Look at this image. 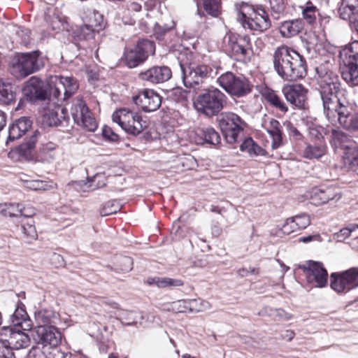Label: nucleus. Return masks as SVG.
I'll return each instance as SVG.
<instances>
[{
	"label": "nucleus",
	"mask_w": 358,
	"mask_h": 358,
	"mask_svg": "<svg viewBox=\"0 0 358 358\" xmlns=\"http://www.w3.org/2000/svg\"><path fill=\"white\" fill-rule=\"evenodd\" d=\"M273 66L278 76L285 80H296L306 75V64L303 57L286 45L275 50Z\"/></svg>",
	"instance_id": "f257e3e1"
},
{
	"label": "nucleus",
	"mask_w": 358,
	"mask_h": 358,
	"mask_svg": "<svg viewBox=\"0 0 358 358\" xmlns=\"http://www.w3.org/2000/svg\"><path fill=\"white\" fill-rule=\"evenodd\" d=\"M238 19L245 28L264 31L271 27V21L266 10L262 7L254 8L242 3L236 5Z\"/></svg>",
	"instance_id": "f03ea898"
},
{
	"label": "nucleus",
	"mask_w": 358,
	"mask_h": 358,
	"mask_svg": "<svg viewBox=\"0 0 358 358\" xmlns=\"http://www.w3.org/2000/svg\"><path fill=\"white\" fill-rule=\"evenodd\" d=\"M43 67L40 59V52L33 51L27 53L17 54L10 62V73L17 79H22L38 71Z\"/></svg>",
	"instance_id": "7ed1b4c3"
},
{
	"label": "nucleus",
	"mask_w": 358,
	"mask_h": 358,
	"mask_svg": "<svg viewBox=\"0 0 358 358\" xmlns=\"http://www.w3.org/2000/svg\"><path fill=\"white\" fill-rule=\"evenodd\" d=\"M226 96L214 88L199 94L193 101L194 108L207 117L217 115L224 108Z\"/></svg>",
	"instance_id": "20e7f679"
},
{
	"label": "nucleus",
	"mask_w": 358,
	"mask_h": 358,
	"mask_svg": "<svg viewBox=\"0 0 358 358\" xmlns=\"http://www.w3.org/2000/svg\"><path fill=\"white\" fill-rule=\"evenodd\" d=\"M343 78L352 85H358V41L345 46L339 55Z\"/></svg>",
	"instance_id": "39448f33"
},
{
	"label": "nucleus",
	"mask_w": 358,
	"mask_h": 358,
	"mask_svg": "<svg viewBox=\"0 0 358 358\" xmlns=\"http://www.w3.org/2000/svg\"><path fill=\"white\" fill-rule=\"evenodd\" d=\"M112 120L127 134L132 136H138L147 127V122L141 115L127 108L115 111L112 115Z\"/></svg>",
	"instance_id": "423d86ee"
},
{
	"label": "nucleus",
	"mask_w": 358,
	"mask_h": 358,
	"mask_svg": "<svg viewBox=\"0 0 358 358\" xmlns=\"http://www.w3.org/2000/svg\"><path fill=\"white\" fill-rule=\"evenodd\" d=\"M218 124L227 143L233 144L239 141L245 127V122L234 113H223L218 118Z\"/></svg>",
	"instance_id": "0eeeda50"
},
{
	"label": "nucleus",
	"mask_w": 358,
	"mask_h": 358,
	"mask_svg": "<svg viewBox=\"0 0 358 358\" xmlns=\"http://www.w3.org/2000/svg\"><path fill=\"white\" fill-rule=\"evenodd\" d=\"M219 85L227 93L237 97L243 96L251 92L250 81L241 76H236L231 72L222 74L217 78Z\"/></svg>",
	"instance_id": "6e6552de"
},
{
	"label": "nucleus",
	"mask_w": 358,
	"mask_h": 358,
	"mask_svg": "<svg viewBox=\"0 0 358 358\" xmlns=\"http://www.w3.org/2000/svg\"><path fill=\"white\" fill-rule=\"evenodd\" d=\"M223 43L225 51L237 60L249 57L251 52L250 39L246 35L228 32L224 37Z\"/></svg>",
	"instance_id": "1a4fd4ad"
},
{
	"label": "nucleus",
	"mask_w": 358,
	"mask_h": 358,
	"mask_svg": "<svg viewBox=\"0 0 358 358\" xmlns=\"http://www.w3.org/2000/svg\"><path fill=\"white\" fill-rule=\"evenodd\" d=\"M50 94L58 101L66 100L74 94L78 84L72 77L55 76L50 78Z\"/></svg>",
	"instance_id": "9d476101"
},
{
	"label": "nucleus",
	"mask_w": 358,
	"mask_h": 358,
	"mask_svg": "<svg viewBox=\"0 0 358 358\" xmlns=\"http://www.w3.org/2000/svg\"><path fill=\"white\" fill-rule=\"evenodd\" d=\"M358 287V267L331 275V287L338 293L347 292Z\"/></svg>",
	"instance_id": "9b49d317"
},
{
	"label": "nucleus",
	"mask_w": 358,
	"mask_h": 358,
	"mask_svg": "<svg viewBox=\"0 0 358 358\" xmlns=\"http://www.w3.org/2000/svg\"><path fill=\"white\" fill-rule=\"evenodd\" d=\"M71 114L75 122L86 130L94 131L97 128L96 121L82 99H78L73 101L71 108Z\"/></svg>",
	"instance_id": "f8f14e48"
},
{
	"label": "nucleus",
	"mask_w": 358,
	"mask_h": 358,
	"mask_svg": "<svg viewBox=\"0 0 358 358\" xmlns=\"http://www.w3.org/2000/svg\"><path fill=\"white\" fill-rule=\"evenodd\" d=\"M308 283L315 287H324L327 283V271L320 262L308 261L299 266Z\"/></svg>",
	"instance_id": "ddd939ff"
},
{
	"label": "nucleus",
	"mask_w": 358,
	"mask_h": 358,
	"mask_svg": "<svg viewBox=\"0 0 358 358\" xmlns=\"http://www.w3.org/2000/svg\"><path fill=\"white\" fill-rule=\"evenodd\" d=\"M182 73V80L185 86L189 88H198L207 77L210 69L206 65H189L185 66L180 64Z\"/></svg>",
	"instance_id": "4468645a"
},
{
	"label": "nucleus",
	"mask_w": 358,
	"mask_h": 358,
	"mask_svg": "<svg viewBox=\"0 0 358 358\" xmlns=\"http://www.w3.org/2000/svg\"><path fill=\"white\" fill-rule=\"evenodd\" d=\"M341 92V91L333 92L331 90L320 91L324 113L332 124H334L336 120H339L341 108L347 107L338 98Z\"/></svg>",
	"instance_id": "2eb2a0df"
},
{
	"label": "nucleus",
	"mask_w": 358,
	"mask_h": 358,
	"mask_svg": "<svg viewBox=\"0 0 358 358\" xmlns=\"http://www.w3.org/2000/svg\"><path fill=\"white\" fill-rule=\"evenodd\" d=\"M149 53H154V44L148 40L139 41L133 49L124 54V60L127 66L134 68L143 62Z\"/></svg>",
	"instance_id": "dca6fc26"
},
{
	"label": "nucleus",
	"mask_w": 358,
	"mask_h": 358,
	"mask_svg": "<svg viewBox=\"0 0 358 358\" xmlns=\"http://www.w3.org/2000/svg\"><path fill=\"white\" fill-rule=\"evenodd\" d=\"M134 102L145 112L157 110L162 103L161 96L152 90H143L133 98Z\"/></svg>",
	"instance_id": "f3484780"
},
{
	"label": "nucleus",
	"mask_w": 358,
	"mask_h": 358,
	"mask_svg": "<svg viewBox=\"0 0 358 358\" xmlns=\"http://www.w3.org/2000/svg\"><path fill=\"white\" fill-rule=\"evenodd\" d=\"M282 92L286 100L291 104L302 108L307 100L308 90L301 84L286 85Z\"/></svg>",
	"instance_id": "a211bd4d"
},
{
	"label": "nucleus",
	"mask_w": 358,
	"mask_h": 358,
	"mask_svg": "<svg viewBox=\"0 0 358 358\" xmlns=\"http://www.w3.org/2000/svg\"><path fill=\"white\" fill-rule=\"evenodd\" d=\"M35 332L38 343L43 348L50 345L52 348L57 347L61 343L62 336L58 329L53 325L48 327L37 326Z\"/></svg>",
	"instance_id": "6ab92c4d"
},
{
	"label": "nucleus",
	"mask_w": 358,
	"mask_h": 358,
	"mask_svg": "<svg viewBox=\"0 0 358 358\" xmlns=\"http://www.w3.org/2000/svg\"><path fill=\"white\" fill-rule=\"evenodd\" d=\"M316 70L318 74L317 82L320 87V91L340 92L341 83L337 74L331 71L327 70L323 66H320Z\"/></svg>",
	"instance_id": "aec40b11"
},
{
	"label": "nucleus",
	"mask_w": 358,
	"mask_h": 358,
	"mask_svg": "<svg viewBox=\"0 0 358 358\" xmlns=\"http://www.w3.org/2000/svg\"><path fill=\"white\" fill-rule=\"evenodd\" d=\"M3 331L5 335L8 336L6 342L11 350H19L28 345L29 338L24 330L6 327Z\"/></svg>",
	"instance_id": "412c9836"
},
{
	"label": "nucleus",
	"mask_w": 358,
	"mask_h": 358,
	"mask_svg": "<svg viewBox=\"0 0 358 358\" xmlns=\"http://www.w3.org/2000/svg\"><path fill=\"white\" fill-rule=\"evenodd\" d=\"M172 76L171 69L167 66H152L141 72L140 78L152 83H161L169 80Z\"/></svg>",
	"instance_id": "4be33fe9"
},
{
	"label": "nucleus",
	"mask_w": 358,
	"mask_h": 358,
	"mask_svg": "<svg viewBox=\"0 0 358 358\" xmlns=\"http://www.w3.org/2000/svg\"><path fill=\"white\" fill-rule=\"evenodd\" d=\"M10 324L13 326V329H21L24 331H29L32 327L31 320L29 319L24 306L19 303L10 316Z\"/></svg>",
	"instance_id": "5701e85b"
},
{
	"label": "nucleus",
	"mask_w": 358,
	"mask_h": 358,
	"mask_svg": "<svg viewBox=\"0 0 358 358\" xmlns=\"http://www.w3.org/2000/svg\"><path fill=\"white\" fill-rule=\"evenodd\" d=\"M341 18L350 22L352 28L358 24V0H342L339 8Z\"/></svg>",
	"instance_id": "b1692460"
},
{
	"label": "nucleus",
	"mask_w": 358,
	"mask_h": 358,
	"mask_svg": "<svg viewBox=\"0 0 358 358\" xmlns=\"http://www.w3.org/2000/svg\"><path fill=\"white\" fill-rule=\"evenodd\" d=\"M264 127L272 139V149L275 150L282 146L283 138L280 122L273 118H268L264 120Z\"/></svg>",
	"instance_id": "393cba45"
},
{
	"label": "nucleus",
	"mask_w": 358,
	"mask_h": 358,
	"mask_svg": "<svg viewBox=\"0 0 358 358\" xmlns=\"http://www.w3.org/2000/svg\"><path fill=\"white\" fill-rule=\"evenodd\" d=\"M100 21H102L101 15L99 13H93L89 22L79 28L78 36L80 39L88 40L93 38L95 31L102 29L103 26Z\"/></svg>",
	"instance_id": "a878e982"
},
{
	"label": "nucleus",
	"mask_w": 358,
	"mask_h": 358,
	"mask_svg": "<svg viewBox=\"0 0 358 358\" xmlns=\"http://www.w3.org/2000/svg\"><path fill=\"white\" fill-rule=\"evenodd\" d=\"M68 118L66 109L57 105L43 116V122L48 127H55L61 124L62 121H66Z\"/></svg>",
	"instance_id": "bb28decb"
},
{
	"label": "nucleus",
	"mask_w": 358,
	"mask_h": 358,
	"mask_svg": "<svg viewBox=\"0 0 358 358\" xmlns=\"http://www.w3.org/2000/svg\"><path fill=\"white\" fill-rule=\"evenodd\" d=\"M31 126V120L26 117H22L16 120L10 126L8 130V140L15 141L22 137Z\"/></svg>",
	"instance_id": "cd10ccee"
},
{
	"label": "nucleus",
	"mask_w": 358,
	"mask_h": 358,
	"mask_svg": "<svg viewBox=\"0 0 358 358\" xmlns=\"http://www.w3.org/2000/svg\"><path fill=\"white\" fill-rule=\"evenodd\" d=\"M338 121L348 130L358 131V112L350 115L348 107H342Z\"/></svg>",
	"instance_id": "c85d7f7f"
},
{
	"label": "nucleus",
	"mask_w": 358,
	"mask_h": 358,
	"mask_svg": "<svg viewBox=\"0 0 358 358\" xmlns=\"http://www.w3.org/2000/svg\"><path fill=\"white\" fill-rule=\"evenodd\" d=\"M302 29V21L296 19L282 22L279 27V31L283 37L290 38L298 34Z\"/></svg>",
	"instance_id": "c756f323"
},
{
	"label": "nucleus",
	"mask_w": 358,
	"mask_h": 358,
	"mask_svg": "<svg viewBox=\"0 0 358 358\" xmlns=\"http://www.w3.org/2000/svg\"><path fill=\"white\" fill-rule=\"evenodd\" d=\"M47 24L57 32L67 29L66 17L56 13L48 12L45 17Z\"/></svg>",
	"instance_id": "7c9ffc66"
},
{
	"label": "nucleus",
	"mask_w": 358,
	"mask_h": 358,
	"mask_svg": "<svg viewBox=\"0 0 358 358\" xmlns=\"http://www.w3.org/2000/svg\"><path fill=\"white\" fill-rule=\"evenodd\" d=\"M327 148L323 141L308 144L303 152V157L308 159H319L326 154Z\"/></svg>",
	"instance_id": "2f4dec72"
},
{
	"label": "nucleus",
	"mask_w": 358,
	"mask_h": 358,
	"mask_svg": "<svg viewBox=\"0 0 358 358\" xmlns=\"http://www.w3.org/2000/svg\"><path fill=\"white\" fill-rule=\"evenodd\" d=\"M15 99V87L9 83L0 80V103L10 104Z\"/></svg>",
	"instance_id": "473e14b6"
},
{
	"label": "nucleus",
	"mask_w": 358,
	"mask_h": 358,
	"mask_svg": "<svg viewBox=\"0 0 358 358\" xmlns=\"http://www.w3.org/2000/svg\"><path fill=\"white\" fill-rule=\"evenodd\" d=\"M36 319L38 323V326L48 327L57 324L59 318L55 313L52 310H42L36 315Z\"/></svg>",
	"instance_id": "72a5a7b5"
},
{
	"label": "nucleus",
	"mask_w": 358,
	"mask_h": 358,
	"mask_svg": "<svg viewBox=\"0 0 358 358\" xmlns=\"http://www.w3.org/2000/svg\"><path fill=\"white\" fill-rule=\"evenodd\" d=\"M263 96L268 103L281 112L286 113L287 111L285 103L273 90H268L265 91Z\"/></svg>",
	"instance_id": "f704fd0d"
},
{
	"label": "nucleus",
	"mask_w": 358,
	"mask_h": 358,
	"mask_svg": "<svg viewBox=\"0 0 358 358\" xmlns=\"http://www.w3.org/2000/svg\"><path fill=\"white\" fill-rule=\"evenodd\" d=\"M149 285H155L159 288H165L167 287H180L183 285V282L180 279H173L170 278H154L148 280Z\"/></svg>",
	"instance_id": "c9c22d12"
},
{
	"label": "nucleus",
	"mask_w": 358,
	"mask_h": 358,
	"mask_svg": "<svg viewBox=\"0 0 358 358\" xmlns=\"http://www.w3.org/2000/svg\"><path fill=\"white\" fill-rule=\"evenodd\" d=\"M242 152H246L251 157L264 155V150L256 144L251 138L245 139L240 145Z\"/></svg>",
	"instance_id": "e433bc0d"
},
{
	"label": "nucleus",
	"mask_w": 358,
	"mask_h": 358,
	"mask_svg": "<svg viewBox=\"0 0 358 358\" xmlns=\"http://www.w3.org/2000/svg\"><path fill=\"white\" fill-rule=\"evenodd\" d=\"M127 10L124 12L123 20L125 24H133L135 22V20L133 17L127 19V17L131 15V13L139 12L142 8V1L141 0H129L127 1Z\"/></svg>",
	"instance_id": "4c0bfd02"
},
{
	"label": "nucleus",
	"mask_w": 358,
	"mask_h": 358,
	"mask_svg": "<svg viewBox=\"0 0 358 358\" xmlns=\"http://www.w3.org/2000/svg\"><path fill=\"white\" fill-rule=\"evenodd\" d=\"M21 205L20 203L0 204V214L4 216L17 217L22 211Z\"/></svg>",
	"instance_id": "58836bf2"
},
{
	"label": "nucleus",
	"mask_w": 358,
	"mask_h": 358,
	"mask_svg": "<svg viewBox=\"0 0 358 358\" xmlns=\"http://www.w3.org/2000/svg\"><path fill=\"white\" fill-rule=\"evenodd\" d=\"M199 132L204 141L209 144L217 145L220 142L218 133L212 127L203 129Z\"/></svg>",
	"instance_id": "ea45409f"
},
{
	"label": "nucleus",
	"mask_w": 358,
	"mask_h": 358,
	"mask_svg": "<svg viewBox=\"0 0 358 358\" xmlns=\"http://www.w3.org/2000/svg\"><path fill=\"white\" fill-rule=\"evenodd\" d=\"M335 198V194L331 189L325 190L319 189L316 191L313 197L315 204H323Z\"/></svg>",
	"instance_id": "a19ab883"
},
{
	"label": "nucleus",
	"mask_w": 358,
	"mask_h": 358,
	"mask_svg": "<svg viewBox=\"0 0 358 358\" xmlns=\"http://www.w3.org/2000/svg\"><path fill=\"white\" fill-rule=\"evenodd\" d=\"M190 312H202L208 310L210 308V303L202 299H189Z\"/></svg>",
	"instance_id": "79ce46f5"
},
{
	"label": "nucleus",
	"mask_w": 358,
	"mask_h": 358,
	"mask_svg": "<svg viewBox=\"0 0 358 358\" xmlns=\"http://www.w3.org/2000/svg\"><path fill=\"white\" fill-rule=\"evenodd\" d=\"M203 6L213 17H217L220 13V0H203Z\"/></svg>",
	"instance_id": "37998d69"
},
{
	"label": "nucleus",
	"mask_w": 358,
	"mask_h": 358,
	"mask_svg": "<svg viewBox=\"0 0 358 358\" xmlns=\"http://www.w3.org/2000/svg\"><path fill=\"white\" fill-rule=\"evenodd\" d=\"M37 83L36 77H31L24 85L22 92L24 96L30 101H34L35 85Z\"/></svg>",
	"instance_id": "c03bdc74"
},
{
	"label": "nucleus",
	"mask_w": 358,
	"mask_h": 358,
	"mask_svg": "<svg viewBox=\"0 0 358 358\" xmlns=\"http://www.w3.org/2000/svg\"><path fill=\"white\" fill-rule=\"evenodd\" d=\"M317 8L310 3L303 8L302 16L303 19L310 24L314 23L316 20Z\"/></svg>",
	"instance_id": "a18cd8bd"
},
{
	"label": "nucleus",
	"mask_w": 358,
	"mask_h": 358,
	"mask_svg": "<svg viewBox=\"0 0 358 358\" xmlns=\"http://www.w3.org/2000/svg\"><path fill=\"white\" fill-rule=\"evenodd\" d=\"M57 145L52 142H47L43 143L40 148V152L45 157L47 156L48 159H53L55 157V151Z\"/></svg>",
	"instance_id": "49530a36"
},
{
	"label": "nucleus",
	"mask_w": 358,
	"mask_h": 358,
	"mask_svg": "<svg viewBox=\"0 0 358 358\" xmlns=\"http://www.w3.org/2000/svg\"><path fill=\"white\" fill-rule=\"evenodd\" d=\"M22 229L24 235L31 238H36L37 236L36 230L33 220H29L22 222Z\"/></svg>",
	"instance_id": "de8ad7c7"
},
{
	"label": "nucleus",
	"mask_w": 358,
	"mask_h": 358,
	"mask_svg": "<svg viewBox=\"0 0 358 358\" xmlns=\"http://www.w3.org/2000/svg\"><path fill=\"white\" fill-rule=\"evenodd\" d=\"M297 229H306L310 224V217L307 214H301L291 217Z\"/></svg>",
	"instance_id": "09e8293b"
},
{
	"label": "nucleus",
	"mask_w": 358,
	"mask_h": 358,
	"mask_svg": "<svg viewBox=\"0 0 358 358\" xmlns=\"http://www.w3.org/2000/svg\"><path fill=\"white\" fill-rule=\"evenodd\" d=\"M36 84L35 91L34 92V101L36 100H45L48 97V93L43 86L42 81L37 78V83Z\"/></svg>",
	"instance_id": "8fccbe9b"
},
{
	"label": "nucleus",
	"mask_w": 358,
	"mask_h": 358,
	"mask_svg": "<svg viewBox=\"0 0 358 358\" xmlns=\"http://www.w3.org/2000/svg\"><path fill=\"white\" fill-rule=\"evenodd\" d=\"M103 178V176L102 175L96 174L93 177L92 179L89 180L85 185H87V187L90 188V190H94L105 185V182L102 180Z\"/></svg>",
	"instance_id": "3c124183"
},
{
	"label": "nucleus",
	"mask_w": 358,
	"mask_h": 358,
	"mask_svg": "<svg viewBox=\"0 0 358 358\" xmlns=\"http://www.w3.org/2000/svg\"><path fill=\"white\" fill-rule=\"evenodd\" d=\"M189 299L179 300L171 303V309L176 312L184 313L189 310Z\"/></svg>",
	"instance_id": "603ef678"
},
{
	"label": "nucleus",
	"mask_w": 358,
	"mask_h": 358,
	"mask_svg": "<svg viewBox=\"0 0 358 358\" xmlns=\"http://www.w3.org/2000/svg\"><path fill=\"white\" fill-rule=\"evenodd\" d=\"M28 187L33 190H48L53 188V185L43 180H34L29 183Z\"/></svg>",
	"instance_id": "864d4df0"
},
{
	"label": "nucleus",
	"mask_w": 358,
	"mask_h": 358,
	"mask_svg": "<svg viewBox=\"0 0 358 358\" xmlns=\"http://www.w3.org/2000/svg\"><path fill=\"white\" fill-rule=\"evenodd\" d=\"M297 230V227H294V223L291 217L287 219L281 227L282 233L285 235H289Z\"/></svg>",
	"instance_id": "5fc2aeb1"
},
{
	"label": "nucleus",
	"mask_w": 358,
	"mask_h": 358,
	"mask_svg": "<svg viewBox=\"0 0 358 358\" xmlns=\"http://www.w3.org/2000/svg\"><path fill=\"white\" fill-rule=\"evenodd\" d=\"M345 155L351 168L358 171V152L353 150L352 153L348 152Z\"/></svg>",
	"instance_id": "6e6d98bb"
},
{
	"label": "nucleus",
	"mask_w": 358,
	"mask_h": 358,
	"mask_svg": "<svg viewBox=\"0 0 358 358\" xmlns=\"http://www.w3.org/2000/svg\"><path fill=\"white\" fill-rule=\"evenodd\" d=\"M21 209L22 211L20 212V215L24 217H31L36 213L35 208L30 205H24L22 203Z\"/></svg>",
	"instance_id": "4d7b16f0"
},
{
	"label": "nucleus",
	"mask_w": 358,
	"mask_h": 358,
	"mask_svg": "<svg viewBox=\"0 0 358 358\" xmlns=\"http://www.w3.org/2000/svg\"><path fill=\"white\" fill-rule=\"evenodd\" d=\"M350 235L349 229L345 227L340 230L339 232L334 235V238L339 242L343 241L345 238L349 237Z\"/></svg>",
	"instance_id": "13d9d810"
},
{
	"label": "nucleus",
	"mask_w": 358,
	"mask_h": 358,
	"mask_svg": "<svg viewBox=\"0 0 358 358\" xmlns=\"http://www.w3.org/2000/svg\"><path fill=\"white\" fill-rule=\"evenodd\" d=\"M273 315L280 320H285V321L289 320L292 317V316L290 313H289L280 308L275 309L274 310Z\"/></svg>",
	"instance_id": "bf43d9fd"
},
{
	"label": "nucleus",
	"mask_w": 358,
	"mask_h": 358,
	"mask_svg": "<svg viewBox=\"0 0 358 358\" xmlns=\"http://www.w3.org/2000/svg\"><path fill=\"white\" fill-rule=\"evenodd\" d=\"M271 8L276 13H281L284 10L285 6L282 0H270Z\"/></svg>",
	"instance_id": "052dcab7"
},
{
	"label": "nucleus",
	"mask_w": 358,
	"mask_h": 358,
	"mask_svg": "<svg viewBox=\"0 0 358 358\" xmlns=\"http://www.w3.org/2000/svg\"><path fill=\"white\" fill-rule=\"evenodd\" d=\"M15 356V354L8 346L3 345H0V358H11Z\"/></svg>",
	"instance_id": "680f3d73"
},
{
	"label": "nucleus",
	"mask_w": 358,
	"mask_h": 358,
	"mask_svg": "<svg viewBox=\"0 0 358 358\" xmlns=\"http://www.w3.org/2000/svg\"><path fill=\"white\" fill-rule=\"evenodd\" d=\"M332 137L335 142H338L340 144L345 142L348 139V136L343 132L338 131H334Z\"/></svg>",
	"instance_id": "e2e57ef3"
},
{
	"label": "nucleus",
	"mask_w": 358,
	"mask_h": 358,
	"mask_svg": "<svg viewBox=\"0 0 358 358\" xmlns=\"http://www.w3.org/2000/svg\"><path fill=\"white\" fill-rule=\"evenodd\" d=\"M320 129H321L320 127L317 128V127H310L309 128V134H310V136L312 138L318 140V142L322 141L321 139L323 138V136H322V132H321Z\"/></svg>",
	"instance_id": "0e129e2a"
},
{
	"label": "nucleus",
	"mask_w": 358,
	"mask_h": 358,
	"mask_svg": "<svg viewBox=\"0 0 358 358\" xmlns=\"http://www.w3.org/2000/svg\"><path fill=\"white\" fill-rule=\"evenodd\" d=\"M121 262L123 264V267L121 270L124 272H128L132 269V259L129 257H124L122 258Z\"/></svg>",
	"instance_id": "69168bd1"
},
{
	"label": "nucleus",
	"mask_w": 358,
	"mask_h": 358,
	"mask_svg": "<svg viewBox=\"0 0 358 358\" xmlns=\"http://www.w3.org/2000/svg\"><path fill=\"white\" fill-rule=\"evenodd\" d=\"M287 129L289 136L294 137L296 139H300L302 137L297 129L289 122L287 124Z\"/></svg>",
	"instance_id": "338daca9"
},
{
	"label": "nucleus",
	"mask_w": 358,
	"mask_h": 358,
	"mask_svg": "<svg viewBox=\"0 0 358 358\" xmlns=\"http://www.w3.org/2000/svg\"><path fill=\"white\" fill-rule=\"evenodd\" d=\"M103 134L105 137H108L110 141H116L117 139V135L110 131L108 127H105L103 129Z\"/></svg>",
	"instance_id": "774afa93"
}]
</instances>
